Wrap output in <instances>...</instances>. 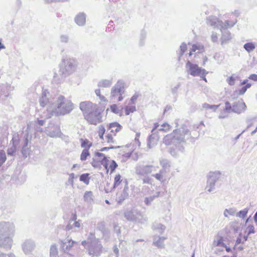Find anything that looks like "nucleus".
Wrapping results in <instances>:
<instances>
[{"mask_svg":"<svg viewBox=\"0 0 257 257\" xmlns=\"http://www.w3.org/2000/svg\"><path fill=\"white\" fill-rule=\"evenodd\" d=\"M190 136L191 132L186 126L184 125L167 135L164 137L163 142L167 146H173L170 148L169 153L172 156L177 157L179 152H184V145Z\"/></svg>","mask_w":257,"mask_h":257,"instance_id":"1","label":"nucleus"},{"mask_svg":"<svg viewBox=\"0 0 257 257\" xmlns=\"http://www.w3.org/2000/svg\"><path fill=\"white\" fill-rule=\"evenodd\" d=\"M80 109L83 112L84 118L90 124L96 125L102 122L101 110L90 101L80 103Z\"/></svg>","mask_w":257,"mask_h":257,"instance_id":"2","label":"nucleus"},{"mask_svg":"<svg viewBox=\"0 0 257 257\" xmlns=\"http://www.w3.org/2000/svg\"><path fill=\"white\" fill-rule=\"evenodd\" d=\"M50 107L51 115L60 116L69 113L73 109L71 101L61 95L55 96Z\"/></svg>","mask_w":257,"mask_h":257,"instance_id":"3","label":"nucleus"},{"mask_svg":"<svg viewBox=\"0 0 257 257\" xmlns=\"http://www.w3.org/2000/svg\"><path fill=\"white\" fill-rule=\"evenodd\" d=\"M15 226L13 222H0V247L6 249L11 248Z\"/></svg>","mask_w":257,"mask_h":257,"instance_id":"4","label":"nucleus"},{"mask_svg":"<svg viewBox=\"0 0 257 257\" xmlns=\"http://www.w3.org/2000/svg\"><path fill=\"white\" fill-rule=\"evenodd\" d=\"M158 168V166L153 165L139 164L135 168V172L140 179H142L143 184H152L153 180L149 175L156 171Z\"/></svg>","mask_w":257,"mask_h":257,"instance_id":"5","label":"nucleus"},{"mask_svg":"<svg viewBox=\"0 0 257 257\" xmlns=\"http://www.w3.org/2000/svg\"><path fill=\"white\" fill-rule=\"evenodd\" d=\"M123 214L124 218L129 221L145 223L148 220L146 215L135 207L125 211Z\"/></svg>","mask_w":257,"mask_h":257,"instance_id":"6","label":"nucleus"},{"mask_svg":"<svg viewBox=\"0 0 257 257\" xmlns=\"http://www.w3.org/2000/svg\"><path fill=\"white\" fill-rule=\"evenodd\" d=\"M206 22L208 25L222 31V30H227L228 28L234 26L237 23V20H236L234 21L227 20L223 22L219 20L216 17L211 16L207 18Z\"/></svg>","mask_w":257,"mask_h":257,"instance_id":"7","label":"nucleus"},{"mask_svg":"<svg viewBox=\"0 0 257 257\" xmlns=\"http://www.w3.org/2000/svg\"><path fill=\"white\" fill-rule=\"evenodd\" d=\"M77 61L72 58L63 59L60 65L59 72L65 77L72 74L76 69Z\"/></svg>","mask_w":257,"mask_h":257,"instance_id":"8","label":"nucleus"},{"mask_svg":"<svg viewBox=\"0 0 257 257\" xmlns=\"http://www.w3.org/2000/svg\"><path fill=\"white\" fill-rule=\"evenodd\" d=\"M126 88L125 83L122 79H119L111 89L110 98L114 99L118 97V101H121L123 99L122 95L125 92Z\"/></svg>","mask_w":257,"mask_h":257,"instance_id":"9","label":"nucleus"},{"mask_svg":"<svg viewBox=\"0 0 257 257\" xmlns=\"http://www.w3.org/2000/svg\"><path fill=\"white\" fill-rule=\"evenodd\" d=\"M90 235L94 239L88 245V253L92 256H99L101 253L102 245L98 239H95L94 234L90 233Z\"/></svg>","mask_w":257,"mask_h":257,"instance_id":"10","label":"nucleus"},{"mask_svg":"<svg viewBox=\"0 0 257 257\" xmlns=\"http://www.w3.org/2000/svg\"><path fill=\"white\" fill-rule=\"evenodd\" d=\"M29 127H27L25 131L24 138L23 140L20 141L22 144V154L24 158H27L30 154L31 146L29 145V142L31 141L32 136L29 135L28 130Z\"/></svg>","mask_w":257,"mask_h":257,"instance_id":"11","label":"nucleus"},{"mask_svg":"<svg viewBox=\"0 0 257 257\" xmlns=\"http://www.w3.org/2000/svg\"><path fill=\"white\" fill-rule=\"evenodd\" d=\"M220 174L219 172H210L208 175L207 185L205 190L210 193L215 189V183L220 178Z\"/></svg>","mask_w":257,"mask_h":257,"instance_id":"12","label":"nucleus"},{"mask_svg":"<svg viewBox=\"0 0 257 257\" xmlns=\"http://www.w3.org/2000/svg\"><path fill=\"white\" fill-rule=\"evenodd\" d=\"M54 97H52L50 96V93L47 90H43L42 95L39 99L40 105L43 107L48 105V107L47 110L51 113L50 107L51 106L52 103H54L53 99Z\"/></svg>","mask_w":257,"mask_h":257,"instance_id":"13","label":"nucleus"},{"mask_svg":"<svg viewBox=\"0 0 257 257\" xmlns=\"http://www.w3.org/2000/svg\"><path fill=\"white\" fill-rule=\"evenodd\" d=\"M186 67L188 73L193 76H198L201 72H205L204 69L200 68L197 64L192 63L190 61L187 62Z\"/></svg>","mask_w":257,"mask_h":257,"instance_id":"14","label":"nucleus"},{"mask_svg":"<svg viewBox=\"0 0 257 257\" xmlns=\"http://www.w3.org/2000/svg\"><path fill=\"white\" fill-rule=\"evenodd\" d=\"M11 142H12V146L8 148L7 153L9 156H14L17 150V147L20 143V140H19L18 135L14 136Z\"/></svg>","mask_w":257,"mask_h":257,"instance_id":"15","label":"nucleus"},{"mask_svg":"<svg viewBox=\"0 0 257 257\" xmlns=\"http://www.w3.org/2000/svg\"><path fill=\"white\" fill-rule=\"evenodd\" d=\"M246 109V106L242 99L234 102L232 105L233 112L237 114L244 112Z\"/></svg>","mask_w":257,"mask_h":257,"instance_id":"16","label":"nucleus"},{"mask_svg":"<svg viewBox=\"0 0 257 257\" xmlns=\"http://www.w3.org/2000/svg\"><path fill=\"white\" fill-rule=\"evenodd\" d=\"M160 136L158 132H155V130H152V134L149 136L148 139L147 146L151 149L155 146L159 141Z\"/></svg>","mask_w":257,"mask_h":257,"instance_id":"17","label":"nucleus"},{"mask_svg":"<svg viewBox=\"0 0 257 257\" xmlns=\"http://www.w3.org/2000/svg\"><path fill=\"white\" fill-rule=\"evenodd\" d=\"M123 183H124L125 186L124 187L122 192L118 193L117 194L116 197V201L117 202L120 204L125 199H127L128 196V190L129 188L127 185V182L126 180H125Z\"/></svg>","mask_w":257,"mask_h":257,"instance_id":"18","label":"nucleus"},{"mask_svg":"<svg viewBox=\"0 0 257 257\" xmlns=\"http://www.w3.org/2000/svg\"><path fill=\"white\" fill-rule=\"evenodd\" d=\"M22 247L25 254L31 253L35 247V242L31 239L26 240L22 244Z\"/></svg>","mask_w":257,"mask_h":257,"instance_id":"19","label":"nucleus"},{"mask_svg":"<svg viewBox=\"0 0 257 257\" xmlns=\"http://www.w3.org/2000/svg\"><path fill=\"white\" fill-rule=\"evenodd\" d=\"M74 241L71 239H67L61 241V248L64 252H67L72 247Z\"/></svg>","mask_w":257,"mask_h":257,"instance_id":"20","label":"nucleus"},{"mask_svg":"<svg viewBox=\"0 0 257 257\" xmlns=\"http://www.w3.org/2000/svg\"><path fill=\"white\" fill-rule=\"evenodd\" d=\"M222 36L221 37V45L227 44L231 39V34L227 30H222Z\"/></svg>","mask_w":257,"mask_h":257,"instance_id":"21","label":"nucleus"},{"mask_svg":"<svg viewBox=\"0 0 257 257\" xmlns=\"http://www.w3.org/2000/svg\"><path fill=\"white\" fill-rule=\"evenodd\" d=\"M75 22L79 26H83L86 23V15L84 13H79L74 19Z\"/></svg>","mask_w":257,"mask_h":257,"instance_id":"22","label":"nucleus"},{"mask_svg":"<svg viewBox=\"0 0 257 257\" xmlns=\"http://www.w3.org/2000/svg\"><path fill=\"white\" fill-rule=\"evenodd\" d=\"M95 156L100 158L101 164L102 165L106 170L107 173L108 172V162L109 160L107 159L106 157L102 153L96 152Z\"/></svg>","mask_w":257,"mask_h":257,"instance_id":"23","label":"nucleus"},{"mask_svg":"<svg viewBox=\"0 0 257 257\" xmlns=\"http://www.w3.org/2000/svg\"><path fill=\"white\" fill-rule=\"evenodd\" d=\"M160 195V191H156L153 194L144 198V203L146 205H150L155 198L158 197Z\"/></svg>","mask_w":257,"mask_h":257,"instance_id":"24","label":"nucleus"},{"mask_svg":"<svg viewBox=\"0 0 257 257\" xmlns=\"http://www.w3.org/2000/svg\"><path fill=\"white\" fill-rule=\"evenodd\" d=\"M113 82L112 78L109 79H103L100 80L97 84L99 87H109Z\"/></svg>","mask_w":257,"mask_h":257,"instance_id":"25","label":"nucleus"},{"mask_svg":"<svg viewBox=\"0 0 257 257\" xmlns=\"http://www.w3.org/2000/svg\"><path fill=\"white\" fill-rule=\"evenodd\" d=\"M166 239L164 237L154 236L153 243L159 248H164L163 241Z\"/></svg>","mask_w":257,"mask_h":257,"instance_id":"26","label":"nucleus"},{"mask_svg":"<svg viewBox=\"0 0 257 257\" xmlns=\"http://www.w3.org/2000/svg\"><path fill=\"white\" fill-rule=\"evenodd\" d=\"M121 126L119 123L117 122H112L109 124L108 130L110 131L111 133L115 134L120 131L121 130Z\"/></svg>","mask_w":257,"mask_h":257,"instance_id":"27","label":"nucleus"},{"mask_svg":"<svg viewBox=\"0 0 257 257\" xmlns=\"http://www.w3.org/2000/svg\"><path fill=\"white\" fill-rule=\"evenodd\" d=\"M152 228L153 230H156L159 233H162L165 230L166 227L164 225L161 223L155 222L153 224Z\"/></svg>","mask_w":257,"mask_h":257,"instance_id":"28","label":"nucleus"},{"mask_svg":"<svg viewBox=\"0 0 257 257\" xmlns=\"http://www.w3.org/2000/svg\"><path fill=\"white\" fill-rule=\"evenodd\" d=\"M50 257H59L58 246L56 244H53L50 246Z\"/></svg>","mask_w":257,"mask_h":257,"instance_id":"29","label":"nucleus"},{"mask_svg":"<svg viewBox=\"0 0 257 257\" xmlns=\"http://www.w3.org/2000/svg\"><path fill=\"white\" fill-rule=\"evenodd\" d=\"M93 193L91 191H86L83 198L85 202L88 204H91L93 202Z\"/></svg>","mask_w":257,"mask_h":257,"instance_id":"30","label":"nucleus"},{"mask_svg":"<svg viewBox=\"0 0 257 257\" xmlns=\"http://www.w3.org/2000/svg\"><path fill=\"white\" fill-rule=\"evenodd\" d=\"M196 50H198L199 52H202L204 51V46L200 44H193L191 49V51L189 53V56L192 55L193 52H195Z\"/></svg>","mask_w":257,"mask_h":257,"instance_id":"31","label":"nucleus"},{"mask_svg":"<svg viewBox=\"0 0 257 257\" xmlns=\"http://www.w3.org/2000/svg\"><path fill=\"white\" fill-rule=\"evenodd\" d=\"M243 48L248 53H250L255 49V45L252 42H248L244 44Z\"/></svg>","mask_w":257,"mask_h":257,"instance_id":"32","label":"nucleus"},{"mask_svg":"<svg viewBox=\"0 0 257 257\" xmlns=\"http://www.w3.org/2000/svg\"><path fill=\"white\" fill-rule=\"evenodd\" d=\"M165 171L163 169H161L159 171V173L155 174H152V176L155 178L157 180L163 182L164 181L163 174Z\"/></svg>","mask_w":257,"mask_h":257,"instance_id":"33","label":"nucleus"},{"mask_svg":"<svg viewBox=\"0 0 257 257\" xmlns=\"http://www.w3.org/2000/svg\"><path fill=\"white\" fill-rule=\"evenodd\" d=\"M122 182V180L121 179V176L119 174L116 175L114 178L113 189L118 187Z\"/></svg>","mask_w":257,"mask_h":257,"instance_id":"34","label":"nucleus"},{"mask_svg":"<svg viewBox=\"0 0 257 257\" xmlns=\"http://www.w3.org/2000/svg\"><path fill=\"white\" fill-rule=\"evenodd\" d=\"M80 181L84 182L85 184L88 185L89 183L90 178L89 177V174H83L80 176Z\"/></svg>","mask_w":257,"mask_h":257,"instance_id":"35","label":"nucleus"},{"mask_svg":"<svg viewBox=\"0 0 257 257\" xmlns=\"http://www.w3.org/2000/svg\"><path fill=\"white\" fill-rule=\"evenodd\" d=\"M81 146L82 148L84 149H89L92 146V143H90L87 139L84 140L83 139H80Z\"/></svg>","mask_w":257,"mask_h":257,"instance_id":"36","label":"nucleus"},{"mask_svg":"<svg viewBox=\"0 0 257 257\" xmlns=\"http://www.w3.org/2000/svg\"><path fill=\"white\" fill-rule=\"evenodd\" d=\"M212 244L214 246H225V244L223 242L222 237H220L218 239L214 240Z\"/></svg>","mask_w":257,"mask_h":257,"instance_id":"37","label":"nucleus"},{"mask_svg":"<svg viewBox=\"0 0 257 257\" xmlns=\"http://www.w3.org/2000/svg\"><path fill=\"white\" fill-rule=\"evenodd\" d=\"M160 165L162 166L163 169L169 168L170 167V162L167 159H162L160 161Z\"/></svg>","mask_w":257,"mask_h":257,"instance_id":"38","label":"nucleus"},{"mask_svg":"<svg viewBox=\"0 0 257 257\" xmlns=\"http://www.w3.org/2000/svg\"><path fill=\"white\" fill-rule=\"evenodd\" d=\"M89 149L88 148L84 149L81 154L80 159L81 161H85L87 157L89 156Z\"/></svg>","mask_w":257,"mask_h":257,"instance_id":"39","label":"nucleus"},{"mask_svg":"<svg viewBox=\"0 0 257 257\" xmlns=\"http://www.w3.org/2000/svg\"><path fill=\"white\" fill-rule=\"evenodd\" d=\"M60 133H61V132H60L59 128H56L55 129V130L49 132L48 133V135L51 137L54 138V137H57L59 136Z\"/></svg>","mask_w":257,"mask_h":257,"instance_id":"40","label":"nucleus"},{"mask_svg":"<svg viewBox=\"0 0 257 257\" xmlns=\"http://www.w3.org/2000/svg\"><path fill=\"white\" fill-rule=\"evenodd\" d=\"M236 212L235 209L233 208L225 209L224 210L223 215L225 217H227L228 215H234Z\"/></svg>","mask_w":257,"mask_h":257,"instance_id":"41","label":"nucleus"},{"mask_svg":"<svg viewBox=\"0 0 257 257\" xmlns=\"http://www.w3.org/2000/svg\"><path fill=\"white\" fill-rule=\"evenodd\" d=\"M76 218L77 217L76 215H75L73 217V218L69 221V223L67 225V226L65 227V230L66 231H69L73 228L74 226L73 224V221L76 220Z\"/></svg>","mask_w":257,"mask_h":257,"instance_id":"42","label":"nucleus"},{"mask_svg":"<svg viewBox=\"0 0 257 257\" xmlns=\"http://www.w3.org/2000/svg\"><path fill=\"white\" fill-rule=\"evenodd\" d=\"M108 165H109V167H108V169H110L111 173L113 172V171H114V170L117 167V164H116L115 161H114V160H112L110 162L109 161Z\"/></svg>","mask_w":257,"mask_h":257,"instance_id":"43","label":"nucleus"},{"mask_svg":"<svg viewBox=\"0 0 257 257\" xmlns=\"http://www.w3.org/2000/svg\"><path fill=\"white\" fill-rule=\"evenodd\" d=\"M203 107L206 109H209L212 110L213 111H215L217 108L218 107V105H210L207 103H204L202 105Z\"/></svg>","mask_w":257,"mask_h":257,"instance_id":"44","label":"nucleus"},{"mask_svg":"<svg viewBox=\"0 0 257 257\" xmlns=\"http://www.w3.org/2000/svg\"><path fill=\"white\" fill-rule=\"evenodd\" d=\"M180 51L179 53V60L180 59L181 57L184 54V52L187 49V45L184 43H182L180 47Z\"/></svg>","mask_w":257,"mask_h":257,"instance_id":"45","label":"nucleus"},{"mask_svg":"<svg viewBox=\"0 0 257 257\" xmlns=\"http://www.w3.org/2000/svg\"><path fill=\"white\" fill-rule=\"evenodd\" d=\"M105 129L103 125H100L98 126V135L99 136V138L101 139H103V135L105 133Z\"/></svg>","mask_w":257,"mask_h":257,"instance_id":"46","label":"nucleus"},{"mask_svg":"<svg viewBox=\"0 0 257 257\" xmlns=\"http://www.w3.org/2000/svg\"><path fill=\"white\" fill-rule=\"evenodd\" d=\"M6 155L4 151H0V167L5 162Z\"/></svg>","mask_w":257,"mask_h":257,"instance_id":"47","label":"nucleus"},{"mask_svg":"<svg viewBox=\"0 0 257 257\" xmlns=\"http://www.w3.org/2000/svg\"><path fill=\"white\" fill-rule=\"evenodd\" d=\"M161 128H159V131L168 132L171 128V126L167 123H164L161 125Z\"/></svg>","mask_w":257,"mask_h":257,"instance_id":"48","label":"nucleus"},{"mask_svg":"<svg viewBox=\"0 0 257 257\" xmlns=\"http://www.w3.org/2000/svg\"><path fill=\"white\" fill-rule=\"evenodd\" d=\"M224 110L230 113L231 112H233L232 110V105H231L229 102L226 101L225 103V108L224 109Z\"/></svg>","mask_w":257,"mask_h":257,"instance_id":"49","label":"nucleus"},{"mask_svg":"<svg viewBox=\"0 0 257 257\" xmlns=\"http://www.w3.org/2000/svg\"><path fill=\"white\" fill-rule=\"evenodd\" d=\"M110 109L112 112L115 114H119L120 113V110L117 107L116 104L111 105L110 106Z\"/></svg>","mask_w":257,"mask_h":257,"instance_id":"50","label":"nucleus"},{"mask_svg":"<svg viewBox=\"0 0 257 257\" xmlns=\"http://www.w3.org/2000/svg\"><path fill=\"white\" fill-rule=\"evenodd\" d=\"M146 37V33L144 31H142L140 34V45L143 46L144 45V40Z\"/></svg>","mask_w":257,"mask_h":257,"instance_id":"51","label":"nucleus"},{"mask_svg":"<svg viewBox=\"0 0 257 257\" xmlns=\"http://www.w3.org/2000/svg\"><path fill=\"white\" fill-rule=\"evenodd\" d=\"M95 94L98 96L99 97L100 100L101 101H103V102H105L107 101L106 98L103 96V95H101V93H100V90L99 89H97L95 90Z\"/></svg>","mask_w":257,"mask_h":257,"instance_id":"52","label":"nucleus"},{"mask_svg":"<svg viewBox=\"0 0 257 257\" xmlns=\"http://www.w3.org/2000/svg\"><path fill=\"white\" fill-rule=\"evenodd\" d=\"M247 212H248V209H244L242 210H240L239 212H238L236 216L239 217L243 218L246 216V215L247 213Z\"/></svg>","mask_w":257,"mask_h":257,"instance_id":"53","label":"nucleus"},{"mask_svg":"<svg viewBox=\"0 0 257 257\" xmlns=\"http://www.w3.org/2000/svg\"><path fill=\"white\" fill-rule=\"evenodd\" d=\"M136 107L134 106L128 107L126 106L125 108V115H128L130 114L131 112H133L136 111Z\"/></svg>","mask_w":257,"mask_h":257,"instance_id":"54","label":"nucleus"},{"mask_svg":"<svg viewBox=\"0 0 257 257\" xmlns=\"http://www.w3.org/2000/svg\"><path fill=\"white\" fill-rule=\"evenodd\" d=\"M247 230L248 231V235L255 232L254 227L252 225H249L247 227Z\"/></svg>","mask_w":257,"mask_h":257,"instance_id":"55","label":"nucleus"},{"mask_svg":"<svg viewBox=\"0 0 257 257\" xmlns=\"http://www.w3.org/2000/svg\"><path fill=\"white\" fill-rule=\"evenodd\" d=\"M75 177V175L74 173H71L69 174V178L68 180V183L70 185L73 184V180Z\"/></svg>","mask_w":257,"mask_h":257,"instance_id":"56","label":"nucleus"},{"mask_svg":"<svg viewBox=\"0 0 257 257\" xmlns=\"http://www.w3.org/2000/svg\"><path fill=\"white\" fill-rule=\"evenodd\" d=\"M211 40L214 43L218 42V36L216 33L212 32L211 35Z\"/></svg>","mask_w":257,"mask_h":257,"instance_id":"57","label":"nucleus"},{"mask_svg":"<svg viewBox=\"0 0 257 257\" xmlns=\"http://www.w3.org/2000/svg\"><path fill=\"white\" fill-rule=\"evenodd\" d=\"M208 72L205 70V72H201L200 75H199L198 76H200L203 80L207 82V80L205 76L206 75L208 74Z\"/></svg>","mask_w":257,"mask_h":257,"instance_id":"58","label":"nucleus"},{"mask_svg":"<svg viewBox=\"0 0 257 257\" xmlns=\"http://www.w3.org/2000/svg\"><path fill=\"white\" fill-rule=\"evenodd\" d=\"M68 37L66 35H62L60 37V41L62 42L67 43L68 41Z\"/></svg>","mask_w":257,"mask_h":257,"instance_id":"59","label":"nucleus"},{"mask_svg":"<svg viewBox=\"0 0 257 257\" xmlns=\"http://www.w3.org/2000/svg\"><path fill=\"white\" fill-rule=\"evenodd\" d=\"M228 83L230 85H233L235 83V78L233 76L230 77L228 79Z\"/></svg>","mask_w":257,"mask_h":257,"instance_id":"60","label":"nucleus"},{"mask_svg":"<svg viewBox=\"0 0 257 257\" xmlns=\"http://www.w3.org/2000/svg\"><path fill=\"white\" fill-rule=\"evenodd\" d=\"M0 257H16L13 253H4L0 252Z\"/></svg>","mask_w":257,"mask_h":257,"instance_id":"61","label":"nucleus"},{"mask_svg":"<svg viewBox=\"0 0 257 257\" xmlns=\"http://www.w3.org/2000/svg\"><path fill=\"white\" fill-rule=\"evenodd\" d=\"M246 90L247 89L245 88V87L244 86H243L241 89L238 90V95H243L246 92Z\"/></svg>","mask_w":257,"mask_h":257,"instance_id":"62","label":"nucleus"},{"mask_svg":"<svg viewBox=\"0 0 257 257\" xmlns=\"http://www.w3.org/2000/svg\"><path fill=\"white\" fill-rule=\"evenodd\" d=\"M73 224L74 227L79 228L81 226V220H79L74 222L73 221Z\"/></svg>","mask_w":257,"mask_h":257,"instance_id":"63","label":"nucleus"},{"mask_svg":"<svg viewBox=\"0 0 257 257\" xmlns=\"http://www.w3.org/2000/svg\"><path fill=\"white\" fill-rule=\"evenodd\" d=\"M248 78L255 81H257V74H251Z\"/></svg>","mask_w":257,"mask_h":257,"instance_id":"64","label":"nucleus"}]
</instances>
